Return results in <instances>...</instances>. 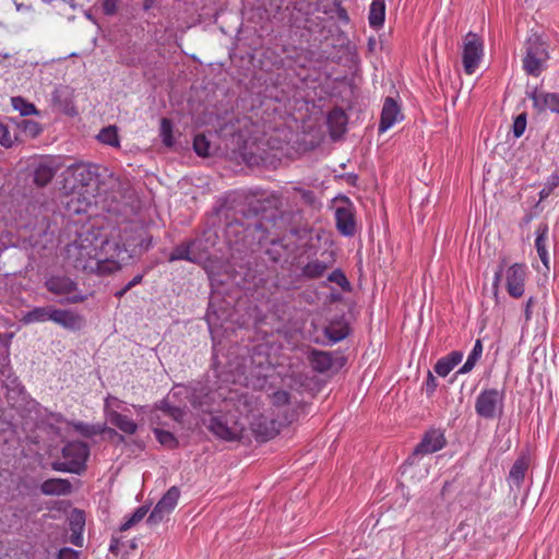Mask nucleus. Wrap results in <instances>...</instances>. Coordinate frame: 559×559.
<instances>
[{
	"label": "nucleus",
	"instance_id": "1",
	"mask_svg": "<svg viewBox=\"0 0 559 559\" xmlns=\"http://www.w3.org/2000/svg\"><path fill=\"white\" fill-rule=\"evenodd\" d=\"M0 376L3 386L7 389L5 397L9 404L15 408L22 419H45L47 409L32 399L21 384L10 364V353L0 355Z\"/></svg>",
	"mask_w": 559,
	"mask_h": 559
},
{
	"label": "nucleus",
	"instance_id": "2",
	"mask_svg": "<svg viewBox=\"0 0 559 559\" xmlns=\"http://www.w3.org/2000/svg\"><path fill=\"white\" fill-rule=\"evenodd\" d=\"M523 70L526 74L538 78L549 59L547 45L537 34L530 35L524 44Z\"/></svg>",
	"mask_w": 559,
	"mask_h": 559
},
{
	"label": "nucleus",
	"instance_id": "3",
	"mask_svg": "<svg viewBox=\"0 0 559 559\" xmlns=\"http://www.w3.org/2000/svg\"><path fill=\"white\" fill-rule=\"evenodd\" d=\"M90 455L88 448L80 441L69 442L62 449V461L55 462L52 467L58 472L80 474L85 469Z\"/></svg>",
	"mask_w": 559,
	"mask_h": 559
},
{
	"label": "nucleus",
	"instance_id": "4",
	"mask_svg": "<svg viewBox=\"0 0 559 559\" xmlns=\"http://www.w3.org/2000/svg\"><path fill=\"white\" fill-rule=\"evenodd\" d=\"M67 254L75 269L90 272L98 258V249L87 238L80 237L68 245Z\"/></svg>",
	"mask_w": 559,
	"mask_h": 559
},
{
	"label": "nucleus",
	"instance_id": "5",
	"mask_svg": "<svg viewBox=\"0 0 559 559\" xmlns=\"http://www.w3.org/2000/svg\"><path fill=\"white\" fill-rule=\"evenodd\" d=\"M504 406V391L498 389H484L475 401V411L479 417L492 419L500 417Z\"/></svg>",
	"mask_w": 559,
	"mask_h": 559
},
{
	"label": "nucleus",
	"instance_id": "6",
	"mask_svg": "<svg viewBox=\"0 0 559 559\" xmlns=\"http://www.w3.org/2000/svg\"><path fill=\"white\" fill-rule=\"evenodd\" d=\"M484 56V41L479 35L468 32L463 39L462 61L467 75L475 73Z\"/></svg>",
	"mask_w": 559,
	"mask_h": 559
},
{
	"label": "nucleus",
	"instance_id": "7",
	"mask_svg": "<svg viewBox=\"0 0 559 559\" xmlns=\"http://www.w3.org/2000/svg\"><path fill=\"white\" fill-rule=\"evenodd\" d=\"M48 292L55 295H67L61 302L79 304L87 299V295L79 292L78 284L66 275H52L45 282Z\"/></svg>",
	"mask_w": 559,
	"mask_h": 559
},
{
	"label": "nucleus",
	"instance_id": "8",
	"mask_svg": "<svg viewBox=\"0 0 559 559\" xmlns=\"http://www.w3.org/2000/svg\"><path fill=\"white\" fill-rule=\"evenodd\" d=\"M59 157L45 156L32 165L33 181L37 187L47 186L61 168Z\"/></svg>",
	"mask_w": 559,
	"mask_h": 559
},
{
	"label": "nucleus",
	"instance_id": "9",
	"mask_svg": "<svg viewBox=\"0 0 559 559\" xmlns=\"http://www.w3.org/2000/svg\"><path fill=\"white\" fill-rule=\"evenodd\" d=\"M207 429L225 441H240L247 438V430L240 421H207Z\"/></svg>",
	"mask_w": 559,
	"mask_h": 559
},
{
	"label": "nucleus",
	"instance_id": "10",
	"mask_svg": "<svg viewBox=\"0 0 559 559\" xmlns=\"http://www.w3.org/2000/svg\"><path fill=\"white\" fill-rule=\"evenodd\" d=\"M179 497V488L176 486L170 487L152 510L147 519V522L150 524H156L163 521L164 518L175 509V507L178 503Z\"/></svg>",
	"mask_w": 559,
	"mask_h": 559
},
{
	"label": "nucleus",
	"instance_id": "11",
	"mask_svg": "<svg viewBox=\"0 0 559 559\" xmlns=\"http://www.w3.org/2000/svg\"><path fill=\"white\" fill-rule=\"evenodd\" d=\"M526 265L514 263L506 271V287L513 298H520L525 292Z\"/></svg>",
	"mask_w": 559,
	"mask_h": 559
},
{
	"label": "nucleus",
	"instance_id": "12",
	"mask_svg": "<svg viewBox=\"0 0 559 559\" xmlns=\"http://www.w3.org/2000/svg\"><path fill=\"white\" fill-rule=\"evenodd\" d=\"M69 173L75 186L88 187L98 183L99 165L91 163H76L69 167Z\"/></svg>",
	"mask_w": 559,
	"mask_h": 559
},
{
	"label": "nucleus",
	"instance_id": "13",
	"mask_svg": "<svg viewBox=\"0 0 559 559\" xmlns=\"http://www.w3.org/2000/svg\"><path fill=\"white\" fill-rule=\"evenodd\" d=\"M335 225L337 231L345 237H352L356 233V219L354 205L347 200L344 205L335 209Z\"/></svg>",
	"mask_w": 559,
	"mask_h": 559
},
{
	"label": "nucleus",
	"instance_id": "14",
	"mask_svg": "<svg viewBox=\"0 0 559 559\" xmlns=\"http://www.w3.org/2000/svg\"><path fill=\"white\" fill-rule=\"evenodd\" d=\"M404 115L402 114L399 103L393 97H385L378 127L379 133L386 132L395 123L402 121Z\"/></svg>",
	"mask_w": 559,
	"mask_h": 559
},
{
	"label": "nucleus",
	"instance_id": "15",
	"mask_svg": "<svg viewBox=\"0 0 559 559\" xmlns=\"http://www.w3.org/2000/svg\"><path fill=\"white\" fill-rule=\"evenodd\" d=\"M445 437L440 429L428 430L414 449V455H426L441 450L445 445Z\"/></svg>",
	"mask_w": 559,
	"mask_h": 559
},
{
	"label": "nucleus",
	"instance_id": "16",
	"mask_svg": "<svg viewBox=\"0 0 559 559\" xmlns=\"http://www.w3.org/2000/svg\"><path fill=\"white\" fill-rule=\"evenodd\" d=\"M533 103L534 109L537 111L550 110L551 112L559 114V93H549L535 88L528 95Z\"/></svg>",
	"mask_w": 559,
	"mask_h": 559
},
{
	"label": "nucleus",
	"instance_id": "17",
	"mask_svg": "<svg viewBox=\"0 0 559 559\" xmlns=\"http://www.w3.org/2000/svg\"><path fill=\"white\" fill-rule=\"evenodd\" d=\"M52 322L68 331H80L85 325L83 316L68 309H53Z\"/></svg>",
	"mask_w": 559,
	"mask_h": 559
},
{
	"label": "nucleus",
	"instance_id": "18",
	"mask_svg": "<svg viewBox=\"0 0 559 559\" xmlns=\"http://www.w3.org/2000/svg\"><path fill=\"white\" fill-rule=\"evenodd\" d=\"M198 243L199 241L197 239H189L177 245L169 253L168 261H188L191 263H200L201 255L194 250Z\"/></svg>",
	"mask_w": 559,
	"mask_h": 559
},
{
	"label": "nucleus",
	"instance_id": "19",
	"mask_svg": "<svg viewBox=\"0 0 559 559\" xmlns=\"http://www.w3.org/2000/svg\"><path fill=\"white\" fill-rule=\"evenodd\" d=\"M283 421H251L250 430L259 442L273 439L282 429Z\"/></svg>",
	"mask_w": 559,
	"mask_h": 559
},
{
	"label": "nucleus",
	"instance_id": "20",
	"mask_svg": "<svg viewBox=\"0 0 559 559\" xmlns=\"http://www.w3.org/2000/svg\"><path fill=\"white\" fill-rule=\"evenodd\" d=\"M85 527V514L81 510H73L69 519V542L76 547L83 546V532Z\"/></svg>",
	"mask_w": 559,
	"mask_h": 559
},
{
	"label": "nucleus",
	"instance_id": "21",
	"mask_svg": "<svg viewBox=\"0 0 559 559\" xmlns=\"http://www.w3.org/2000/svg\"><path fill=\"white\" fill-rule=\"evenodd\" d=\"M463 359L461 350H453L448 355L439 358L433 367L435 372L445 378Z\"/></svg>",
	"mask_w": 559,
	"mask_h": 559
},
{
	"label": "nucleus",
	"instance_id": "22",
	"mask_svg": "<svg viewBox=\"0 0 559 559\" xmlns=\"http://www.w3.org/2000/svg\"><path fill=\"white\" fill-rule=\"evenodd\" d=\"M126 402L116 396L107 395L104 402V412L106 419H128L123 413L128 412Z\"/></svg>",
	"mask_w": 559,
	"mask_h": 559
},
{
	"label": "nucleus",
	"instance_id": "23",
	"mask_svg": "<svg viewBox=\"0 0 559 559\" xmlns=\"http://www.w3.org/2000/svg\"><path fill=\"white\" fill-rule=\"evenodd\" d=\"M548 233L549 227L547 223H539L537 226V229L535 231L536 239H535V248L537 251V254L543 262V264L548 267L549 265V253L547 250V241H548Z\"/></svg>",
	"mask_w": 559,
	"mask_h": 559
},
{
	"label": "nucleus",
	"instance_id": "24",
	"mask_svg": "<svg viewBox=\"0 0 559 559\" xmlns=\"http://www.w3.org/2000/svg\"><path fill=\"white\" fill-rule=\"evenodd\" d=\"M53 309L52 306H46V307H34L33 309L26 311L21 322L23 324H33V323H43L47 321H52L53 317Z\"/></svg>",
	"mask_w": 559,
	"mask_h": 559
},
{
	"label": "nucleus",
	"instance_id": "25",
	"mask_svg": "<svg viewBox=\"0 0 559 559\" xmlns=\"http://www.w3.org/2000/svg\"><path fill=\"white\" fill-rule=\"evenodd\" d=\"M311 368L319 373L329 371L333 366V357L328 352L312 349L308 356Z\"/></svg>",
	"mask_w": 559,
	"mask_h": 559
},
{
	"label": "nucleus",
	"instance_id": "26",
	"mask_svg": "<svg viewBox=\"0 0 559 559\" xmlns=\"http://www.w3.org/2000/svg\"><path fill=\"white\" fill-rule=\"evenodd\" d=\"M71 489L70 481L61 478L47 479L40 486L41 492L49 496H64L70 493Z\"/></svg>",
	"mask_w": 559,
	"mask_h": 559
},
{
	"label": "nucleus",
	"instance_id": "27",
	"mask_svg": "<svg viewBox=\"0 0 559 559\" xmlns=\"http://www.w3.org/2000/svg\"><path fill=\"white\" fill-rule=\"evenodd\" d=\"M329 267L330 263L311 259L300 269V276L306 280H318L325 274Z\"/></svg>",
	"mask_w": 559,
	"mask_h": 559
},
{
	"label": "nucleus",
	"instance_id": "28",
	"mask_svg": "<svg viewBox=\"0 0 559 559\" xmlns=\"http://www.w3.org/2000/svg\"><path fill=\"white\" fill-rule=\"evenodd\" d=\"M177 395L176 392L169 394L166 399H163L155 404V408L163 412L164 416L170 417L171 419H181L186 415V406L173 405L170 399Z\"/></svg>",
	"mask_w": 559,
	"mask_h": 559
},
{
	"label": "nucleus",
	"instance_id": "29",
	"mask_svg": "<svg viewBox=\"0 0 559 559\" xmlns=\"http://www.w3.org/2000/svg\"><path fill=\"white\" fill-rule=\"evenodd\" d=\"M385 20V0H372L369 7V25L378 29L383 26Z\"/></svg>",
	"mask_w": 559,
	"mask_h": 559
},
{
	"label": "nucleus",
	"instance_id": "30",
	"mask_svg": "<svg viewBox=\"0 0 559 559\" xmlns=\"http://www.w3.org/2000/svg\"><path fill=\"white\" fill-rule=\"evenodd\" d=\"M528 467V460L526 456H520L512 465L509 473V480L518 488L522 485L526 471Z\"/></svg>",
	"mask_w": 559,
	"mask_h": 559
},
{
	"label": "nucleus",
	"instance_id": "31",
	"mask_svg": "<svg viewBox=\"0 0 559 559\" xmlns=\"http://www.w3.org/2000/svg\"><path fill=\"white\" fill-rule=\"evenodd\" d=\"M328 123L332 130V134L334 133H343L345 132V126L347 123V117L342 109H333L330 111L328 116Z\"/></svg>",
	"mask_w": 559,
	"mask_h": 559
},
{
	"label": "nucleus",
	"instance_id": "32",
	"mask_svg": "<svg viewBox=\"0 0 559 559\" xmlns=\"http://www.w3.org/2000/svg\"><path fill=\"white\" fill-rule=\"evenodd\" d=\"M119 269L120 264L117 261L97 258L91 272H96L99 275H107L118 271Z\"/></svg>",
	"mask_w": 559,
	"mask_h": 559
},
{
	"label": "nucleus",
	"instance_id": "33",
	"mask_svg": "<svg viewBox=\"0 0 559 559\" xmlns=\"http://www.w3.org/2000/svg\"><path fill=\"white\" fill-rule=\"evenodd\" d=\"M97 139L99 142L107 144L109 146L118 147L119 146V136H118V130L115 126H108L103 128Z\"/></svg>",
	"mask_w": 559,
	"mask_h": 559
},
{
	"label": "nucleus",
	"instance_id": "34",
	"mask_svg": "<svg viewBox=\"0 0 559 559\" xmlns=\"http://www.w3.org/2000/svg\"><path fill=\"white\" fill-rule=\"evenodd\" d=\"M325 336L333 343H337L346 338L349 334L347 325L330 324L324 330Z\"/></svg>",
	"mask_w": 559,
	"mask_h": 559
},
{
	"label": "nucleus",
	"instance_id": "35",
	"mask_svg": "<svg viewBox=\"0 0 559 559\" xmlns=\"http://www.w3.org/2000/svg\"><path fill=\"white\" fill-rule=\"evenodd\" d=\"M12 107L20 112L21 116L27 117L34 114H37L36 107L34 104L27 102L22 96H15L11 98Z\"/></svg>",
	"mask_w": 559,
	"mask_h": 559
},
{
	"label": "nucleus",
	"instance_id": "36",
	"mask_svg": "<svg viewBox=\"0 0 559 559\" xmlns=\"http://www.w3.org/2000/svg\"><path fill=\"white\" fill-rule=\"evenodd\" d=\"M559 187V171H554L550 176L547 177L544 188L539 191V204L546 200L552 191Z\"/></svg>",
	"mask_w": 559,
	"mask_h": 559
},
{
	"label": "nucleus",
	"instance_id": "37",
	"mask_svg": "<svg viewBox=\"0 0 559 559\" xmlns=\"http://www.w3.org/2000/svg\"><path fill=\"white\" fill-rule=\"evenodd\" d=\"M293 191L300 195V199L305 204L310 206L311 209H320L321 202L318 200L314 191L309 189H304L301 187H294Z\"/></svg>",
	"mask_w": 559,
	"mask_h": 559
},
{
	"label": "nucleus",
	"instance_id": "38",
	"mask_svg": "<svg viewBox=\"0 0 559 559\" xmlns=\"http://www.w3.org/2000/svg\"><path fill=\"white\" fill-rule=\"evenodd\" d=\"M147 511L148 510L146 507H139L130 516L126 519L123 523H121L119 527L120 532H126L130 530L133 525L141 522L146 515Z\"/></svg>",
	"mask_w": 559,
	"mask_h": 559
},
{
	"label": "nucleus",
	"instance_id": "39",
	"mask_svg": "<svg viewBox=\"0 0 559 559\" xmlns=\"http://www.w3.org/2000/svg\"><path fill=\"white\" fill-rule=\"evenodd\" d=\"M147 511L148 510L146 507H139L130 516L126 519L123 523H121L119 527L120 532H126L130 530L133 525L141 522L146 515Z\"/></svg>",
	"mask_w": 559,
	"mask_h": 559
},
{
	"label": "nucleus",
	"instance_id": "40",
	"mask_svg": "<svg viewBox=\"0 0 559 559\" xmlns=\"http://www.w3.org/2000/svg\"><path fill=\"white\" fill-rule=\"evenodd\" d=\"M160 138L162 142L165 146L171 147L175 143V139L173 135V123L169 119L163 118L160 120Z\"/></svg>",
	"mask_w": 559,
	"mask_h": 559
},
{
	"label": "nucleus",
	"instance_id": "41",
	"mask_svg": "<svg viewBox=\"0 0 559 559\" xmlns=\"http://www.w3.org/2000/svg\"><path fill=\"white\" fill-rule=\"evenodd\" d=\"M328 281L337 284L344 292H349L352 288L349 281L341 269L333 270L329 274Z\"/></svg>",
	"mask_w": 559,
	"mask_h": 559
},
{
	"label": "nucleus",
	"instance_id": "42",
	"mask_svg": "<svg viewBox=\"0 0 559 559\" xmlns=\"http://www.w3.org/2000/svg\"><path fill=\"white\" fill-rule=\"evenodd\" d=\"M193 150L197 155L205 157L210 154V141L204 134H197L193 139Z\"/></svg>",
	"mask_w": 559,
	"mask_h": 559
},
{
	"label": "nucleus",
	"instance_id": "43",
	"mask_svg": "<svg viewBox=\"0 0 559 559\" xmlns=\"http://www.w3.org/2000/svg\"><path fill=\"white\" fill-rule=\"evenodd\" d=\"M154 432L158 442L166 448L174 449L178 445V441L171 432L162 429H154Z\"/></svg>",
	"mask_w": 559,
	"mask_h": 559
},
{
	"label": "nucleus",
	"instance_id": "44",
	"mask_svg": "<svg viewBox=\"0 0 559 559\" xmlns=\"http://www.w3.org/2000/svg\"><path fill=\"white\" fill-rule=\"evenodd\" d=\"M543 211V207L540 206L539 202H535L533 207L528 210L524 216L522 217L520 222V227L524 228L527 227L534 218H536L540 212Z\"/></svg>",
	"mask_w": 559,
	"mask_h": 559
},
{
	"label": "nucleus",
	"instance_id": "45",
	"mask_svg": "<svg viewBox=\"0 0 559 559\" xmlns=\"http://www.w3.org/2000/svg\"><path fill=\"white\" fill-rule=\"evenodd\" d=\"M20 128L28 135L35 138L41 132V127L38 122L33 120H23L20 123Z\"/></svg>",
	"mask_w": 559,
	"mask_h": 559
},
{
	"label": "nucleus",
	"instance_id": "46",
	"mask_svg": "<svg viewBox=\"0 0 559 559\" xmlns=\"http://www.w3.org/2000/svg\"><path fill=\"white\" fill-rule=\"evenodd\" d=\"M205 319H206L207 326H209L210 333L212 335V338L214 340L218 328H221L219 318L217 317V313L215 311L209 310L206 312Z\"/></svg>",
	"mask_w": 559,
	"mask_h": 559
},
{
	"label": "nucleus",
	"instance_id": "47",
	"mask_svg": "<svg viewBox=\"0 0 559 559\" xmlns=\"http://www.w3.org/2000/svg\"><path fill=\"white\" fill-rule=\"evenodd\" d=\"M525 129H526V115L521 114L513 121V126H512L513 135L515 138L522 136Z\"/></svg>",
	"mask_w": 559,
	"mask_h": 559
},
{
	"label": "nucleus",
	"instance_id": "48",
	"mask_svg": "<svg viewBox=\"0 0 559 559\" xmlns=\"http://www.w3.org/2000/svg\"><path fill=\"white\" fill-rule=\"evenodd\" d=\"M483 350H484L483 342L480 338H478L475 341L474 346L467 356V359L469 361H473L474 364H477V361L481 358Z\"/></svg>",
	"mask_w": 559,
	"mask_h": 559
},
{
	"label": "nucleus",
	"instance_id": "49",
	"mask_svg": "<svg viewBox=\"0 0 559 559\" xmlns=\"http://www.w3.org/2000/svg\"><path fill=\"white\" fill-rule=\"evenodd\" d=\"M438 388V381L431 371H428L427 379L424 383V389L427 396H432Z\"/></svg>",
	"mask_w": 559,
	"mask_h": 559
},
{
	"label": "nucleus",
	"instance_id": "50",
	"mask_svg": "<svg viewBox=\"0 0 559 559\" xmlns=\"http://www.w3.org/2000/svg\"><path fill=\"white\" fill-rule=\"evenodd\" d=\"M272 403L277 406H283L289 403V393L286 391H276L272 395Z\"/></svg>",
	"mask_w": 559,
	"mask_h": 559
},
{
	"label": "nucleus",
	"instance_id": "51",
	"mask_svg": "<svg viewBox=\"0 0 559 559\" xmlns=\"http://www.w3.org/2000/svg\"><path fill=\"white\" fill-rule=\"evenodd\" d=\"M334 7H335V14H336L337 19L342 23L348 24L350 19H349V15L347 13V10L342 5L341 1L340 0H335L334 1Z\"/></svg>",
	"mask_w": 559,
	"mask_h": 559
},
{
	"label": "nucleus",
	"instance_id": "52",
	"mask_svg": "<svg viewBox=\"0 0 559 559\" xmlns=\"http://www.w3.org/2000/svg\"><path fill=\"white\" fill-rule=\"evenodd\" d=\"M0 144L4 147H11L13 144L9 129L2 122H0Z\"/></svg>",
	"mask_w": 559,
	"mask_h": 559
},
{
	"label": "nucleus",
	"instance_id": "53",
	"mask_svg": "<svg viewBox=\"0 0 559 559\" xmlns=\"http://www.w3.org/2000/svg\"><path fill=\"white\" fill-rule=\"evenodd\" d=\"M506 265H507V260H506V258H503V259L500 261V263H499V265H498V267H497V270H496V272H495V275H493V280H492V288H493L495 290H497V289H498V287H499V285H500V282H501L502 274H503V271H504Z\"/></svg>",
	"mask_w": 559,
	"mask_h": 559
},
{
	"label": "nucleus",
	"instance_id": "54",
	"mask_svg": "<svg viewBox=\"0 0 559 559\" xmlns=\"http://www.w3.org/2000/svg\"><path fill=\"white\" fill-rule=\"evenodd\" d=\"M118 0H102V8L105 15L111 16L117 12Z\"/></svg>",
	"mask_w": 559,
	"mask_h": 559
},
{
	"label": "nucleus",
	"instance_id": "55",
	"mask_svg": "<svg viewBox=\"0 0 559 559\" xmlns=\"http://www.w3.org/2000/svg\"><path fill=\"white\" fill-rule=\"evenodd\" d=\"M116 426L126 433L132 435L136 431V421H114Z\"/></svg>",
	"mask_w": 559,
	"mask_h": 559
},
{
	"label": "nucleus",
	"instance_id": "56",
	"mask_svg": "<svg viewBox=\"0 0 559 559\" xmlns=\"http://www.w3.org/2000/svg\"><path fill=\"white\" fill-rule=\"evenodd\" d=\"M278 248H283L281 240H273L271 242V248L267 250V253L271 255V259L274 262L281 260V254L278 253Z\"/></svg>",
	"mask_w": 559,
	"mask_h": 559
},
{
	"label": "nucleus",
	"instance_id": "57",
	"mask_svg": "<svg viewBox=\"0 0 559 559\" xmlns=\"http://www.w3.org/2000/svg\"><path fill=\"white\" fill-rule=\"evenodd\" d=\"M57 557H58V559H78L79 551L73 550L72 548H69V547H64L59 550Z\"/></svg>",
	"mask_w": 559,
	"mask_h": 559
},
{
	"label": "nucleus",
	"instance_id": "58",
	"mask_svg": "<svg viewBox=\"0 0 559 559\" xmlns=\"http://www.w3.org/2000/svg\"><path fill=\"white\" fill-rule=\"evenodd\" d=\"M74 427H75V429L78 431H80L82 435H84L86 437H92V436H94L97 432L94 428L93 429H88L87 425L84 421H78L74 425Z\"/></svg>",
	"mask_w": 559,
	"mask_h": 559
},
{
	"label": "nucleus",
	"instance_id": "59",
	"mask_svg": "<svg viewBox=\"0 0 559 559\" xmlns=\"http://www.w3.org/2000/svg\"><path fill=\"white\" fill-rule=\"evenodd\" d=\"M534 304H535V299L533 297H530L527 299V301L525 302V308H524L525 322H528L532 319Z\"/></svg>",
	"mask_w": 559,
	"mask_h": 559
},
{
	"label": "nucleus",
	"instance_id": "60",
	"mask_svg": "<svg viewBox=\"0 0 559 559\" xmlns=\"http://www.w3.org/2000/svg\"><path fill=\"white\" fill-rule=\"evenodd\" d=\"M476 364L473 361H469L466 359V361L463 364L462 367L459 368V370L454 373V378H456L459 374H466L473 370Z\"/></svg>",
	"mask_w": 559,
	"mask_h": 559
},
{
	"label": "nucleus",
	"instance_id": "61",
	"mask_svg": "<svg viewBox=\"0 0 559 559\" xmlns=\"http://www.w3.org/2000/svg\"><path fill=\"white\" fill-rule=\"evenodd\" d=\"M12 336H13L12 333H10V334L0 333V345H2L4 347V353H10L9 348H10Z\"/></svg>",
	"mask_w": 559,
	"mask_h": 559
},
{
	"label": "nucleus",
	"instance_id": "62",
	"mask_svg": "<svg viewBox=\"0 0 559 559\" xmlns=\"http://www.w3.org/2000/svg\"><path fill=\"white\" fill-rule=\"evenodd\" d=\"M119 544H120L119 539L116 537H112L110 540V545H109V551L117 556L119 552Z\"/></svg>",
	"mask_w": 559,
	"mask_h": 559
},
{
	"label": "nucleus",
	"instance_id": "63",
	"mask_svg": "<svg viewBox=\"0 0 559 559\" xmlns=\"http://www.w3.org/2000/svg\"><path fill=\"white\" fill-rule=\"evenodd\" d=\"M142 281H143V274H138L130 282H131V285L136 286V285L141 284Z\"/></svg>",
	"mask_w": 559,
	"mask_h": 559
},
{
	"label": "nucleus",
	"instance_id": "64",
	"mask_svg": "<svg viewBox=\"0 0 559 559\" xmlns=\"http://www.w3.org/2000/svg\"><path fill=\"white\" fill-rule=\"evenodd\" d=\"M152 246V238L143 239L141 242V247L148 249Z\"/></svg>",
	"mask_w": 559,
	"mask_h": 559
}]
</instances>
